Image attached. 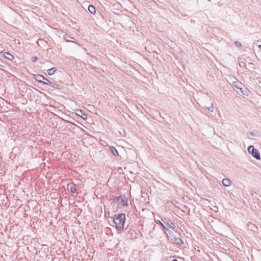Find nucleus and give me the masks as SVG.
Instances as JSON below:
<instances>
[{"label": "nucleus", "mask_w": 261, "mask_h": 261, "mask_svg": "<svg viewBox=\"0 0 261 261\" xmlns=\"http://www.w3.org/2000/svg\"><path fill=\"white\" fill-rule=\"evenodd\" d=\"M125 219L126 217L124 214H119L115 215L113 222L116 225L117 230H122L123 229Z\"/></svg>", "instance_id": "1"}, {"label": "nucleus", "mask_w": 261, "mask_h": 261, "mask_svg": "<svg viewBox=\"0 0 261 261\" xmlns=\"http://www.w3.org/2000/svg\"><path fill=\"white\" fill-rule=\"evenodd\" d=\"M248 151L253 158L257 160H260V153L258 149L255 148L253 146L250 145L248 148Z\"/></svg>", "instance_id": "2"}, {"label": "nucleus", "mask_w": 261, "mask_h": 261, "mask_svg": "<svg viewBox=\"0 0 261 261\" xmlns=\"http://www.w3.org/2000/svg\"><path fill=\"white\" fill-rule=\"evenodd\" d=\"M75 114L80 117H81L83 119L85 120L87 119V115L84 112V111L77 109L75 110Z\"/></svg>", "instance_id": "3"}, {"label": "nucleus", "mask_w": 261, "mask_h": 261, "mask_svg": "<svg viewBox=\"0 0 261 261\" xmlns=\"http://www.w3.org/2000/svg\"><path fill=\"white\" fill-rule=\"evenodd\" d=\"M118 201H119V200H121V203L123 206H127V200L124 197H118L116 198V199Z\"/></svg>", "instance_id": "4"}, {"label": "nucleus", "mask_w": 261, "mask_h": 261, "mask_svg": "<svg viewBox=\"0 0 261 261\" xmlns=\"http://www.w3.org/2000/svg\"><path fill=\"white\" fill-rule=\"evenodd\" d=\"M223 185L225 187H229L231 185V181L229 178H224L222 181Z\"/></svg>", "instance_id": "5"}, {"label": "nucleus", "mask_w": 261, "mask_h": 261, "mask_svg": "<svg viewBox=\"0 0 261 261\" xmlns=\"http://www.w3.org/2000/svg\"><path fill=\"white\" fill-rule=\"evenodd\" d=\"M241 84H242L241 83H239V82H235L233 84V85L234 87H235L236 88H237L243 95H246L245 93L242 90V88L240 87V86Z\"/></svg>", "instance_id": "6"}, {"label": "nucleus", "mask_w": 261, "mask_h": 261, "mask_svg": "<svg viewBox=\"0 0 261 261\" xmlns=\"http://www.w3.org/2000/svg\"><path fill=\"white\" fill-rule=\"evenodd\" d=\"M42 83H44L46 85H50L52 87L55 88L56 84L51 82L49 80L45 77V79L43 80V82Z\"/></svg>", "instance_id": "7"}, {"label": "nucleus", "mask_w": 261, "mask_h": 261, "mask_svg": "<svg viewBox=\"0 0 261 261\" xmlns=\"http://www.w3.org/2000/svg\"><path fill=\"white\" fill-rule=\"evenodd\" d=\"M4 56L5 57V58H6V59H7L10 61L13 60L14 59V56L12 54H10L9 53H8V52L4 53Z\"/></svg>", "instance_id": "8"}, {"label": "nucleus", "mask_w": 261, "mask_h": 261, "mask_svg": "<svg viewBox=\"0 0 261 261\" xmlns=\"http://www.w3.org/2000/svg\"><path fill=\"white\" fill-rule=\"evenodd\" d=\"M34 76L35 79L36 80L39 82H43V80L45 79V77L42 75L37 74L34 75Z\"/></svg>", "instance_id": "9"}, {"label": "nucleus", "mask_w": 261, "mask_h": 261, "mask_svg": "<svg viewBox=\"0 0 261 261\" xmlns=\"http://www.w3.org/2000/svg\"><path fill=\"white\" fill-rule=\"evenodd\" d=\"M68 187L69 188L70 191L72 193H74L76 192V186L73 184L68 185Z\"/></svg>", "instance_id": "10"}, {"label": "nucleus", "mask_w": 261, "mask_h": 261, "mask_svg": "<svg viewBox=\"0 0 261 261\" xmlns=\"http://www.w3.org/2000/svg\"><path fill=\"white\" fill-rule=\"evenodd\" d=\"M63 38L64 39H65L66 40V41L67 42H74L73 40H72L71 39H74V38L73 37H71L70 36H69L67 34H65L63 36Z\"/></svg>", "instance_id": "11"}, {"label": "nucleus", "mask_w": 261, "mask_h": 261, "mask_svg": "<svg viewBox=\"0 0 261 261\" xmlns=\"http://www.w3.org/2000/svg\"><path fill=\"white\" fill-rule=\"evenodd\" d=\"M56 70H56V68L53 67V68L47 70V73H48V75H52L55 73Z\"/></svg>", "instance_id": "12"}, {"label": "nucleus", "mask_w": 261, "mask_h": 261, "mask_svg": "<svg viewBox=\"0 0 261 261\" xmlns=\"http://www.w3.org/2000/svg\"><path fill=\"white\" fill-rule=\"evenodd\" d=\"M156 223L160 225L165 230H167L168 232H171L166 226H165L160 220H157L155 221Z\"/></svg>", "instance_id": "13"}, {"label": "nucleus", "mask_w": 261, "mask_h": 261, "mask_svg": "<svg viewBox=\"0 0 261 261\" xmlns=\"http://www.w3.org/2000/svg\"><path fill=\"white\" fill-rule=\"evenodd\" d=\"M174 241L175 243L177 245H181L184 243L180 238H174Z\"/></svg>", "instance_id": "14"}, {"label": "nucleus", "mask_w": 261, "mask_h": 261, "mask_svg": "<svg viewBox=\"0 0 261 261\" xmlns=\"http://www.w3.org/2000/svg\"><path fill=\"white\" fill-rule=\"evenodd\" d=\"M88 10L90 13L94 14L95 13V8L92 5H89L88 7Z\"/></svg>", "instance_id": "15"}, {"label": "nucleus", "mask_w": 261, "mask_h": 261, "mask_svg": "<svg viewBox=\"0 0 261 261\" xmlns=\"http://www.w3.org/2000/svg\"><path fill=\"white\" fill-rule=\"evenodd\" d=\"M111 151L112 154L115 156H118L119 155L118 151L114 147H111Z\"/></svg>", "instance_id": "16"}, {"label": "nucleus", "mask_w": 261, "mask_h": 261, "mask_svg": "<svg viewBox=\"0 0 261 261\" xmlns=\"http://www.w3.org/2000/svg\"><path fill=\"white\" fill-rule=\"evenodd\" d=\"M234 44L236 46H237V47H238L239 48H240L241 47H242V44L240 42L235 41Z\"/></svg>", "instance_id": "17"}, {"label": "nucleus", "mask_w": 261, "mask_h": 261, "mask_svg": "<svg viewBox=\"0 0 261 261\" xmlns=\"http://www.w3.org/2000/svg\"><path fill=\"white\" fill-rule=\"evenodd\" d=\"M38 60V58L36 56L32 57L31 58V61L33 62H36Z\"/></svg>", "instance_id": "18"}, {"label": "nucleus", "mask_w": 261, "mask_h": 261, "mask_svg": "<svg viewBox=\"0 0 261 261\" xmlns=\"http://www.w3.org/2000/svg\"><path fill=\"white\" fill-rule=\"evenodd\" d=\"M170 227H172V228H174L175 227V224L173 223H171L170 225Z\"/></svg>", "instance_id": "19"}, {"label": "nucleus", "mask_w": 261, "mask_h": 261, "mask_svg": "<svg viewBox=\"0 0 261 261\" xmlns=\"http://www.w3.org/2000/svg\"><path fill=\"white\" fill-rule=\"evenodd\" d=\"M207 109L210 112H213V108L212 107L207 108Z\"/></svg>", "instance_id": "20"}, {"label": "nucleus", "mask_w": 261, "mask_h": 261, "mask_svg": "<svg viewBox=\"0 0 261 261\" xmlns=\"http://www.w3.org/2000/svg\"><path fill=\"white\" fill-rule=\"evenodd\" d=\"M172 261H178L176 259H174Z\"/></svg>", "instance_id": "21"}, {"label": "nucleus", "mask_w": 261, "mask_h": 261, "mask_svg": "<svg viewBox=\"0 0 261 261\" xmlns=\"http://www.w3.org/2000/svg\"><path fill=\"white\" fill-rule=\"evenodd\" d=\"M258 47H259V48H261V45H258Z\"/></svg>", "instance_id": "22"}, {"label": "nucleus", "mask_w": 261, "mask_h": 261, "mask_svg": "<svg viewBox=\"0 0 261 261\" xmlns=\"http://www.w3.org/2000/svg\"><path fill=\"white\" fill-rule=\"evenodd\" d=\"M0 66H1V67H3V65H1V64H0Z\"/></svg>", "instance_id": "23"}]
</instances>
